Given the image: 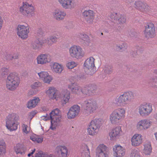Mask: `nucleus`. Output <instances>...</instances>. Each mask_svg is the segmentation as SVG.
<instances>
[{"mask_svg":"<svg viewBox=\"0 0 157 157\" xmlns=\"http://www.w3.org/2000/svg\"><path fill=\"white\" fill-rule=\"evenodd\" d=\"M134 98L133 93L132 91L124 92L117 96L115 99L113 103L118 106H125L128 104Z\"/></svg>","mask_w":157,"mask_h":157,"instance_id":"nucleus-1","label":"nucleus"},{"mask_svg":"<svg viewBox=\"0 0 157 157\" xmlns=\"http://www.w3.org/2000/svg\"><path fill=\"white\" fill-rule=\"evenodd\" d=\"M126 110L124 108H119L114 110L109 114V120L112 124H116L125 117Z\"/></svg>","mask_w":157,"mask_h":157,"instance_id":"nucleus-2","label":"nucleus"},{"mask_svg":"<svg viewBox=\"0 0 157 157\" xmlns=\"http://www.w3.org/2000/svg\"><path fill=\"white\" fill-rule=\"evenodd\" d=\"M102 121L101 118H96L91 121L87 129L88 134L92 136L97 134L99 131Z\"/></svg>","mask_w":157,"mask_h":157,"instance_id":"nucleus-3","label":"nucleus"},{"mask_svg":"<svg viewBox=\"0 0 157 157\" xmlns=\"http://www.w3.org/2000/svg\"><path fill=\"white\" fill-rule=\"evenodd\" d=\"M69 89H71L72 92L74 93H77L80 91L83 94L89 95H92L95 91L96 89V86H86L81 89L78 85L75 83H72L69 86Z\"/></svg>","mask_w":157,"mask_h":157,"instance_id":"nucleus-4","label":"nucleus"},{"mask_svg":"<svg viewBox=\"0 0 157 157\" xmlns=\"http://www.w3.org/2000/svg\"><path fill=\"white\" fill-rule=\"evenodd\" d=\"M18 119V116L14 113L9 114L7 117L6 126L10 131H16L17 129L18 124L16 122Z\"/></svg>","mask_w":157,"mask_h":157,"instance_id":"nucleus-5","label":"nucleus"},{"mask_svg":"<svg viewBox=\"0 0 157 157\" xmlns=\"http://www.w3.org/2000/svg\"><path fill=\"white\" fill-rule=\"evenodd\" d=\"M35 8L33 5L28 2H23L19 9L20 12L24 16L31 17L35 13Z\"/></svg>","mask_w":157,"mask_h":157,"instance_id":"nucleus-6","label":"nucleus"},{"mask_svg":"<svg viewBox=\"0 0 157 157\" xmlns=\"http://www.w3.org/2000/svg\"><path fill=\"white\" fill-rule=\"evenodd\" d=\"M20 82V79L17 76L10 75L6 80V86L9 90L13 91L18 87Z\"/></svg>","mask_w":157,"mask_h":157,"instance_id":"nucleus-7","label":"nucleus"},{"mask_svg":"<svg viewBox=\"0 0 157 157\" xmlns=\"http://www.w3.org/2000/svg\"><path fill=\"white\" fill-rule=\"evenodd\" d=\"M152 105L150 103H144L138 107V112L142 117L149 116L152 112Z\"/></svg>","mask_w":157,"mask_h":157,"instance_id":"nucleus-8","label":"nucleus"},{"mask_svg":"<svg viewBox=\"0 0 157 157\" xmlns=\"http://www.w3.org/2000/svg\"><path fill=\"white\" fill-rule=\"evenodd\" d=\"M16 33L19 37L22 40H26L28 37L30 28L28 25H18L16 29Z\"/></svg>","mask_w":157,"mask_h":157,"instance_id":"nucleus-9","label":"nucleus"},{"mask_svg":"<svg viewBox=\"0 0 157 157\" xmlns=\"http://www.w3.org/2000/svg\"><path fill=\"white\" fill-rule=\"evenodd\" d=\"M60 111L57 108L53 110L50 113V117H45L43 119L45 121L49 120L50 118L51 120V125L50 127V128L52 130H54L56 128L55 126L53 127V123L55 122L56 123L58 122L61 119V116L60 115Z\"/></svg>","mask_w":157,"mask_h":157,"instance_id":"nucleus-10","label":"nucleus"},{"mask_svg":"<svg viewBox=\"0 0 157 157\" xmlns=\"http://www.w3.org/2000/svg\"><path fill=\"white\" fill-rule=\"evenodd\" d=\"M144 33L147 38H153L155 35V25L152 22H147L144 26Z\"/></svg>","mask_w":157,"mask_h":157,"instance_id":"nucleus-11","label":"nucleus"},{"mask_svg":"<svg viewBox=\"0 0 157 157\" xmlns=\"http://www.w3.org/2000/svg\"><path fill=\"white\" fill-rule=\"evenodd\" d=\"M85 109L87 113H94L98 109L97 101L93 99H89L85 101Z\"/></svg>","mask_w":157,"mask_h":157,"instance_id":"nucleus-12","label":"nucleus"},{"mask_svg":"<svg viewBox=\"0 0 157 157\" xmlns=\"http://www.w3.org/2000/svg\"><path fill=\"white\" fill-rule=\"evenodd\" d=\"M69 54L73 57L79 58L84 55L82 48L79 46L73 45L69 49Z\"/></svg>","mask_w":157,"mask_h":157,"instance_id":"nucleus-13","label":"nucleus"},{"mask_svg":"<svg viewBox=\"0 0 157 157\" xmlns=\"http://www.w3.org/2000/svg\"><path fill=\"white\" fill-rule=\"evenodd\" d=\"M152 122L149 119H144L139 121L136 125V128L139 131L146 130L151 126Z\"/></svg>","mask_w":157,"mask_h":157,"instance_id":"nucleus-14","label":"nucleus"},{"mask_svg":"<svg viewBox=\"0 0 157 157\" xmlns=\"http://www.w3.org/2000/svg\"><path fill=\"white\" fill-rule=\"evenodd\" d=\"M36 60L38 64L44 65L48 63L51 61V56L49 54H41L37 57Z\"/></svg>","mask_w":157,"mask_h":157,"instance_id":"nucleus-15","label":"nucleus"},{"mask_svg":"<svg viewBox=\"0 0 157 157\" xmlns=\"http://www.w3.org/2000/svg\"><path fill=\"white\" fill-rule=\"evenodd\" d=\"M107 148L103 144L99 145L97 148L96 157H108Z\"/></svg>","mask_w":157,"mask_h":157,"instance_id":"nucleus-16","label":"nucleus"},{"mask_svg":"<svg viewBox=\"0 0 157 157\" xmlns=\"http://www.w3.org/2000/svg\"><path fill=\"white\" fill-rule=\"evenodd\" d=\"M46 93L50 98L57 100L59 96L58 91L53 86L50 87L46 91Z\"/></svg>","mask_w":157,"mask_h":157,"instance_id":"nucleus-17","label":"nucleus"},{"mask_svg":"<svg viewBox=\"0 0 157 157\" xmlns=\"http://www.w3.org/2000/svg\"><path fill=\"white\" fill-rule=\"evenodd\" d=\"M132 145L134 147L138 146L143 143V137L140 134L136 133L134 134L131 138Z\"/></svg>","mask_w":157,"mask_h":157,"instance_id":"nucleus-18","label":"nucleus"},{"mask_svg":"<svg viewBox=\"0 0 157 157\" xmlns=\"http://www.w3.org/2000/svg\"><path fill=\"white\" fill-rule=\"evenodd\" d=\"M113 151V155L116 157H123L125 154V149L120 145H115Z\"/></svg>","mask_w":157,"mask_h":157,"instance_id":"nucleus-19","label":"nucleus"},{"mask_svg":"<svg viewBox=\"0 0 157 157\" xmlns=\"http://www.w3.org/2000/svg\"><path fill=\"white\" fill-rule=\"evenodd\" d=\"M38 75L40 79L44 83L49 84L53 79L52 77L47 71H41Z\"/></svg>","mask_w":157,"mask_h":157,"instance_id":"nucleus-20","label":"nucleus"},{"mask_svg":"<svg viewBox=\"0 0 157 157\" xmlns=\"http://www.w3.org/2000/svg\"><path fill=\"white\" fill-rule=\"evenodd\" d=\"M54 18L57 20L63 19L66 15V13L60 9L55 10L52 13Z\"/></svg>","mask_w":157,"mask_h":157,"instance_id":"nucleus-21","label":"nucleus"},{"mask_svg":"<svg viewBox=\"0 0 157 157\" xmlns=\"http://www.w3.org/2000/svg\"><path fill=\"white\" fill-rule=\"evenodd\" d=\"M83 15L87 22L88 23H93L94 18L93 11L90 10H85L83 13Z\"/></svg>","mask_w":157,"mask_h":157,"instance_id":"nucleus-22","label":"nucleus"},{"mask_svg":"<svg viewBox=\"0 0 157 157\" xmlns=\"http://www.w3.org/2000/svg\"><path fill=\"white\" fill-rule=\"evenodd\" d=\"M56 152L60 157H67L68 153L67 148L64 146H59L56 149Z\"/></svg>","mask_w":157,"mask_h":157,"instance_id":"nucleus-23","label":"nucleus"},{"mask_svg":"<svg viewBox=\"0 0 157 157\" xmlns=\"http://www.w3.org/2000/svg\"><path fill=\"white\" fill-rule=\"evenodd\" d=\"M80 107L77 105H75L69 109V118H74L77 116L80 111Z\"/></svg>","mask_w":157,"mask_h":157,"instance_id":"nucleus-24","label":"nucleus"},{"mask_svg":"<svg viewBox=\"0 0 157 157\" xmlns=\"http://www.w3.org/2000/svg\"><path fill=\"white\" fill-rule=\"evenodd\" d=\"M122 132L121 127L117 126L113 128L109 133V136L111 140H113L116 137L120 135Z\"/></svg>","mask_w":157,"mask_h":157,"instance_id":"nucleus-25","label":"nucleus"},{"mask_svg":"<svg viewBox=\"0 0 157 157\" xmlns=\"http://www.w3.org/2000/svg\"><path fill=\"white\" fill-rule=\"evenodd\" d=\"M40 100L38 97H34L32 99L29 100L27 102L26 106L29 109L35 108L40 102Z\"/></svg>","mask_w":157,"mask_h":157,"instance_id":"nucleus-26","label":"nucleus"},{"mask_svg":"<svg viewBox=\"0 0 157 157\" xmlns=\"http://www.w3.org/2000/svg\"><path fill=\"white\" fill-rule=\"evenodd\" d=\"M118 17H119V15L115 13H112L110 15V17L111 19L114 20V22L117 23V21H118V22L119 24H123L125 22L126 19L123 16L120 15V17L119 18Z\"/></svg>","mask_w":157,"mask_h":157,"instance_id":"nucleus-27","label":"nucleus"},{"mask_svg":"<svg viewBox=\"0 0 157 157\" xmlns=\"http://www.w3.org/2000/svg\"><path fill=\"white\" fill-rule=\"evenodd\" d=\"M136 7L138 10L143 12H147L149 10V7L146 3L137 1L135 3Z\"/></svg>","mask_w":157,"mask_h":157,"instance_id":"nucleus-28","label":"nucleus"},{"mask_svg":"<svg viewBox=\"0 0 157 157\" xmlns=\"http://www.w3.org/2000/svg\"><path fill=\"white\" fill-rule=\"evenodd\" d=\"M50 67L52 71L56 73H61L63 69V66L57 63H53L50 65Z\"/></svg>","mask_w":157,"mask_h":157,"instance_id":"nucleus-29","label":"nucleus"},{"mask_svg":"<svg viewBox=\"0 0 157 157\" xmlns=\"http://www.w3.org/2000/svg\"><path fill=\"white\" fill-rule=\"evenodd\" d=\"M94 60L95 59L93 57H90L87 58L84 63V67L88 69H92L95 66Z\"/></svg>","mask_w":157,"mask_h":157,"instance_id":"nucleus-30","label":"nucleus"},{"mask_svg":"<svg viewBox=\"0 0 157 157\" xmlns=\"http://www.w3.org/2000/svg\"><path fill=\"white\" fill-rule=\"evenodd\" d=\"M62 94L63 95L62 103L63 105L65 104L69 101V93L67 89H63Z\"/></svg>","mask_w":157,"mask_h":157,"instance_id":"nucleus-31","label":"nucleus"},{"mask_svg":"<svg viewBox=\"0 0 157 157\" xmlns=\"http://www.w3.org/2000/svg\"><path fill=\"white\" fill-rule=\"evenodd\" d=\"M144 148L143 152L146 155H150L152 151V147L150 143H146L144 145Z\"/></svg>","mask_w":157,"mask_h":157,"instance_id":"nucleus-32","label":"nucleus"},{"mask_svg":"<svg viewBox=\"0 0 157 157\" xmlns=\"http://www.w3.org/2000/svg\"><path fill=\"white\" fill-rule=\"evenodd\" d=\"M14 151L17 154L23 155L25 153V149L21 145L17 144L14 147Z\"/></svg>","mask_w":157,"mask_h":157,"instance_id":"nucleus-33","label":"nucleus"},{"mask_svg":"<svg viewBox=\"0 0 157 157\" xmlns=\"http://www.w3.org/2000/svg\"><path fill=\"white\" fill-rule=\"evenodd\" d=\"M80 37L84 40V45L90 46L91 44V40L88 36L86 34H81Z\"/></svg>","mask_w":157,"mask_h":157,"instance_id":"nucleus-34","label":"nucleus"},{"mask_svg":"<svg viewBox=\"0 0 157 157\" xmlns=\"http://www.w3.org/2000/svg\"><path fill=\"white\" fill-rule=\"evenodd\" d=\"M45 43L44 40L39 42L36 41L33 43L32 48L34 50H39L41 48L43 44Z\"/></svg>","mask_w":157,"mask_h":157,"instance_id":"nucleus-35","label":"nucleus"},{"mask_svg":"<svg viewBox=\"0 0 157 157\" xmlns=\"http://www.w3.org/2000/svg\"><path fill=\"white\" fill-rule=\"evenodd\" d=\"M6 144L4 140L0 139V155L6 152Z\"/></svg>","mask_w":157,"mask_h":157,"instance_id":"nucleus-36","label":"nucleus"},{"mask_svg":"<svg viewBox=\"0 0 157 157\" xmlns=\"http://www.w3.org/2000/svg\"><path fill=\"white\" fill-rule=\"evenodd\" d=\"M30 139L35 143H41L43 141V139L40 137L36 134L32 135L30 137Z\"/></svg>","mask_w":157,"mask_h":157,"instance_id":"nucleus-37","label":"nucleus"},{"mask_svg":"<svg viewBox=\"0 0 157 157\" xmlns=\"http://www.w3.org/2000/svg\"><path fill=\"white\" fill-rule=\"evenodd\" d=\"M58 39V37L55 36H52L48 38L47 40H44L45 43H46L48 45H50L52 44L53 43L56 42Z\"/></svg>","mask_w":157,"mask_h":157,"instance_id":"nucleus-38","label":"nucleus"},{"mask_svg":"<svg viewBox=\"0 0 157 157\" xmlns=\"http://www.w3.org/2000/svg\"><path fill=\"white\" fill-rule=\"evenodd\" d=\"M59 3L63 8L67 9L69 6V0H58Z\"/></svg>","mask_w":157,"mask_h":157,"instance_id":"nucleus-39","label":"nucleus"},{"mask_svg":"<svg viewBox=\"0 0 157 157\" xmlns=\"http://www.w3.org/2000/svg\"><path fill=\"white\" fill-rule=\"evenodd\" d=\"M41 86V83L39 82H36L32 83L31 85V87L33 89H36Z\"/></svg>","mask_w":157,"mask_h":157,"instance_id":"nucleus-40","label":"nucleus"},{"mask_svg":"<svg viewBox=\"0 0 157 157\" xmlns=\"http://www.w3.org/2000/svg\"><path fill=\"white\" fill-rule=\"evenodd\" d=\"M131 157H141L140 152L138 150L134 149L133 150L131 154Z\"/></svg>","mask_w":157,"mask_h":157,"instance_id":"nucleus-41","label":"nucleus"},{"mask_svg":"<svg viewBox=\"0 0 157 157\" xmlns=\"http://www.w3.org/2000/svg\"><path fill=\"white\" fill-rule=\"evenodd\" d=\"M9 72V69L6 67H3L0 70V73L2 75H7Z\"/></svg>","mask_w":157,"mask_h":157,"instance_id":"nucleus-42","label":"nucleus"},{"mask_svg":"<svg viewBox=\"0 0 157 157\" xmlns=\"http://www.w3.org/2000/svg\"><path fill=\"white\" fill-rule=\"evenodd\" d=\"M22 127L23 132L26 134L29 133V129L27 125L23 124L22 125Z\"/></svg>","mask_w":157,"mask_h":157,"instance_id":"nucleus-43","label":"nucleus"},{"mask_svg":"<svg viewBox=\"0 0 157 157\" xmlns=\"http://www.w3.org/2000/svg\"><path fill=\"white\" fill-rule=\"evenodd\" d=\"M87 150L90 151L89 148L92 149L93 148V144L91 141H89L86 145Z\"/></svg>","mask_w":157,"mask_h":157,"instance_id":"nucleus-44","label":"nucleus"},{"mask_svg":"<svg viewBox=\"0 0 157 157\" xmlns=\"http://www.w3.org/2000/svg\"><path fill=\"white\" fill-rule=\"evenodd\" d=\"M35 157H48V156L47 155H44L42 151H39L36 154Z\"/></svg>","mask_w":157,"mask_h":157,"instance_id":"nucleus-45","label":"nucleus"},{"mask_svg":"<svg viewBox=\"0 0 157 157\" xmlns=\"http://www.w3.org/2000/svg\"><path fill=\"white\" fill-rule=\"evenodd\" d=\"M77 65L76 63L74 61H71L69 62V69H72L75 67H76Z\"/></svg>","mask_w":157,"mask_h":157,"instance_id":"nucleus-46","label":"nucleus"},{"mask_svg":"<svg viewBox=\"0 0 157 157\" xmlns=\"http://www.w3.org/2000/svg\"><path fill=\"white\" fill-rule=\"evenodd\" d=\"M86 152H84L82 153V155L83 157H90V151H87Z\"/></svg>","mask_w":157,"mask_h":157,"instance_id":"nucleus-47","label":"nucleus"},{"mask_svg":"<svg viewBox=\"0 0 157 157\" xmlns=\"http://www.w3.org/2000/svg\"><path fill=\"white\" fill-rule=\"evenodd\" d=\"M4 23V21L1 15H0V31L2 29Z\"/></svg>","mask_w":157,"mask_h":157,"instance_id":"nucleus-48","label":"nucleus"},{"mask_svg":"<svg viewBox=\"0 0 157 157\" xmlns=\"http://www.w3.org/2000/svg\"><path fill=\"white\" fill-rule=\"evenodd\" d=\"M36 112L34 111H32L30 113L29 116L30 118H32L36 115Z\"/></svg>","mask_w":157,"mask_h":157,"instance_id":"nucleus-49","label":"nucleus"},{"mask_svg":"<svg viewBox=\"0 0 157 157\" xmlns=\"http://www.w3.org/2000/svg\"><path fill=\"white\" fill-rule=\"evenodd\" d=\"M6 59L8 60H10L13 59L12 55L10 54L7 55L6 56Z\"/></svg>","mask_w":157,"mask_h":157,"instance_id":"nucleus-50","label":"nucleus"},{"mask_svg":"<svg viewBox=\"0 0 157 157\" xmlns=\"http://www.w3.org/2000/svg\"><path fill=\"white\" fill-rule=\"evenodd\" d=\"M35 149H34L33 150H32L31 151V152L28 154V156L29 157H33V155L35 151Z\"/></svg>","mask_w":157,"mask_h":157,"instance_id":"nucleus-51","label":"nucleus"},{"mask_svg":"<svg viewBox=\"0 0 157 157\" xmlns=\"http://www.w3.org/2000/svg\"><path fill=\"white\" fill-rule=\"evenodd\" d=\"M19 54L17 53L13 54V55L12 56L13 59H18L19 58Z\"/></svg>","mask_w":157,"mask_h":157,"instance_id":"nucleus-52","label":"nucleus"},{"mask_svg":"<svg viewBox=\"0 0 157 157\" xmlns=\"http://www.w3.org/2000/svg\"><path fill=\"white\" fill-rule=\"evenodd\" d=\"M75 5V2L74 0H69V5L72 6L73 7H74Z\"/></svg>","mask_w":157,"mask_h":157,"instance_id":"nucleus-53","label":"nucleus"},{"mask_svg":"<svg viewBox=\"0 0 157 157\" xmlns=\"http://www.w3.org/2000/svg\"><path fill=\"white\" fill-rule=\"evenodd\" d=\"M124 45H125V44H123L122 45H121V47H120V46H117V49H123L124 48H125V46Z\"/></svg>","mask_w":157,"mask_h":157,"instance_id":"nucleus-54","label":"nucleus"},{"mask_svg":"<svg viewBox=\"0 0 157 157\" xmlns=\"http://www.w3.org/2000/svg\"><path fill=\"white\" fill-rule=\"evenodd\" d=\"M155 136L156 139L157 140V132L155 133Z\"/></svg>","mask_w":157,"mask_h":157,"instance_id":"nucleus-55","label":"nucleus"},{"mask_svg":"<svg viewBox=\"0 0 157 157\" xmlns=\"http://www.w3.org/2000/svg\"><path fill=\"white\" fill-rule=\"evenodd\" d=\"M44 155H47L48 157H52V155H46V154H43Z\"/></svg>","mask_w":157,"mask_h":157,"instance_id":"nucleus-56","label":"nucleus"},{"mask_svg":"<svg viewBox=\"0 0 157 157\" xmlns=\"http://www.w3.org/2000/svg\"><path fill=\"white\" fill-rule=\"evenodd\" d=\"M155 73L157 75V70H155Z\"/></svg>","mask_w":157,"mask_h":157,"instance_id":"nucleus-57","label":"nucleus"},{"mask_svg":"<svg viewBox=\"0 0 157 157\" xmlns=\"http://www.w3.org/2000/svg\"><path fill=\"white\" fill-rule=\"evenodd\" d=\"M67 67L69 68V66H68V65H67Z\"/></svg>","mask_w":157,"mask_h":157,"instance_id":"nucleus-58","label":"nucleus"},{"mask_svg":"<svg viewBox=\"0 0 157 157\" xmlns=\"http://www.w3.org/2000/svg\"><path fill=\"white\" fill-rule=\"evenodd\" d=\"M71 6V7H70V8H72V7H73V6ZM69 8H70V7H69Z\"/></svg>","mask_w":157,"mask_h":157,"instance_id":"nucleus-59","label":"nucleus"},{"mask_svg":"<svg viewBox=\"0 0 157 157\" xmlns=\"http://www.w3.org/2000/svg\"><path fill=\"white\" fill-rule=\"evenodd\" d=\"M101 35H103V33H101Z\"/></svg>","mask_w":157,"mask_h":157,"instance_id":"nucleus-60","label":"nucleus"},{"mask_svg":"<svg viewBox=\"0 0 157 157\" xmlns=\"http://www.w3.org/2000/svg\"><path fill=\"white\" fill-rule=\"evenodd\" d=\"M68 113H69V112H68V113H67V115H68Z\"/></svg>","mask_w":157,"mask_h":157,"instance_id":"nucleus-61","label":"nucleus"}]
</instances>
